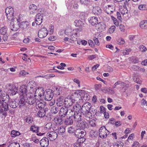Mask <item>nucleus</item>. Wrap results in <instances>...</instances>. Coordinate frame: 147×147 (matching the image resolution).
<instances>
[{"label":"nucleus","instance_id":"5701e85b","mask_svg":"<svg viewBox=\"0 0 147 147\" xmlns=\"http://www.w3.org/2000/svg\"><path fill=\"white\" fill-rule=\"evenodd\" d=\"M71 96L73 97L74 99H75L76 100V101L78 99L79 100H80L81 96L80 93V90L78 91L77 92L73 93Z\"/></svg>","mask_w":147,"mask_h":147},{"label":"nucleus","instance_id":"4d7b16f0","mask_svg":"<svg viewBox=\"0 0 147 147\" xmlns=\"http://www.w3.org/2000/svg\"><path fill=\"white\" fill-rule=\"evenodd\" d=\"M115 26H112L109 29V31L110 33H113L115 30Z\"/></svg>","mask_w":147,"mask_h":147},{"label":"nucleus","instance_id":"7ed1b4c3","mask_svg":"<svg viewBox=\"0 0 147 147\" xmlns=\"http://www.w3.org/2000/svg\"><path fill=\"white\" fill-rule=\"evenodd\" d=\"M76 100L72 96L67 97L64 100L65 107L67 108L69 107L72 105Z\"/></svg>","mask_w":147,"mask_h":147},{"label":"nucleus","instance_id":"e2e57ef3","mask_svg":"<svg viewBox=\"0 0 147 147\" xmlns=\"http://www.w3.org/2000/svg\"><path fill=\"white\" fill-rule=\"evenodd\" d=\"M56 37L55 36H51L49 37V40L50 41H53L56 40Z\"/></svg>","mask_w":147,"mask_h":147},{"label":"nucleus","instance_id":"a19ab883","mask_svg":"<svg viewBox=\"0 0 147 147\" xmlns=\"http://www.w3.org/2000/svg\"><path fill=\"white\" fill-rule=\"evenodd\" d=\"M8 147H20V145L18 143L13 142L10 144Z\"/></svg>","mask_w":147,"mask_h":147},{"label":"nucleus","instance_id":"603ef678","mask_svg":"<svg viewBox=\"0 0 147 147\" xmlns=\"http://www.w3.org/2000/svg\"><path fill=\"white\" fill-rule=\"evenodd\" d=\"M86 114V117L89 119H91L92 117V114L91 112L89 111L85 113Z\"/></svg>","mask_w":147,"mask_h":147},{"label":"nucleus","instance_id":"0eeeda50","mask_svg":"<svg viewBox=\"0 0 147 147\" xmlns=\"http://www.w3.org/2000/svg\"><path fill=\"white\" fill-rule=\"evenodd\" d=\"M65 107V108L62 107L60 110L59 115V116L61 118H63L66 116L69 110L71 111V110L68 109V108Z\"/></svg>","mask_w":147,"mask_h":147},{"label":"nucleus","instance_id":"f257e3e1","mask_svg":"<svg viewBox=\"0 0 147 147\" xmlns=\"http://www.w3.org/2000/svg\"><path fill=\"white\" fill-rule=\"evenodd\" d=\"M40 91L42 92V91H43V88L40 87H38V89L36 90L35 94L38 93V96L41 97V96H42V95L40 92ZM36 96V95H35L34 97L33 96H30V97L27 98V99H26V103L30 105H32L35 102L36 99L34 97Z\"/></svg>","mask_w":147,"mask_h":147},{"label":"nucleus","instance_id":"1a4fd4ad","mask_svg":"<svg viewBox=\"0 0 147 147\" xmlns=\"http://www.w3.org/2000/svg\"><path fill=\"white\" fill-rule=\"evenodd\" d=\"M47 136L50 141H53L57 138V134L56 132L53 131L48 133Z\"/></svg>","mask_w":147,"mask_h":147},{"label":"nucleus","instance_id":"a878e982","mask_svg":"<svg viewBox=\"0 0 147 147\" xmlns=\"http://www.w3.org/2000/svg\"><path fill=\"white\" fill-rule=\"evenodd\" d=\"M18 105V103H17L16 101L14 100L10 101L9 102V106L11 108H16Z\"/></svg>","mask_w":147,"mask_h":147},{"label":"nucleus","instance_id":"37998d69","mask_svg":"<svg viewBox=\"0 0 147 147\" xmlns=\"http://www.w3.org/2000/svg\"><path fill=\"white\" fill-rule=\"evenodd\" d=\"M132 50L131 49L127 48L125 49V50L123 52V55H126L129 54V52H131Z\"/></svg>","mask_w":147,"mask_h":147},{"label":"nucleus","instance_id":"58836bf2","mask_svg":"<svg viewBox=\"0 0 147 147\" xmlns=\"http://www.w3.org/2000/svg\"><path fill=\"white\" fill-rule=\"evenodd\" d=\"M133 79L134 81L136 82L138 84H141L142 83V81L140 80L139 77L137 76L133 77Z\"/></svg>","mask_w":147,"mask_h":147},{"label":"nucleus","instance_id":"de8ad7c7","mask_svg":"<svg viewBox=\"0 0 147 147\" xmlns=\"http://www.w3.org/2000/svg\"><path fill=\"white\" fill-rule=\"evenodd\" d=\"M140 50L141 52H145L147 50L146 47L144 45H140L139 47Z\"/></svg>","mask_w":147,"mask_h":147},{"label":"nucleus","instance_id":"bf43d9fd","mask_svg":"<svg viewBox=\"0 0 147 147\" xmlns=\"http://www.w3.org/2000/svg\"><path fill=\"white\" fill-rule=\"evenodd\" d=\"M77 32H75V33H74V34H72L71 36H70V40H72L74 38H76V39L77 38H76V37H77Z\"/></svg>","mask_w":147,"mask_h":147},{"label":"nucleus","instance_id":"13d9d810","mask_svg":"<svg viewBox=\"0 0 147 147\" xmlns=\"http://www.w3.org/2000/svg\"><path fill=\"white\" fill-rule=\"evenodd\" d=\"M63 118L60 117H58L57 118V122L59 124L61 125L63 123V120L62 119Z\"/></svg>","mask_w":147,"mask_h":147},{"label":"nucleus","instance_id":"6e6d98bb","mask_svg":"<svg viewBox=\"0 0 147 147\" xmlns=\"http://www.w3.org/2000/svg\"><path fill=\"white\" fill-rule=\"evenodd\" d=\"M52 127V124L51 123L49 122L47 123L45 125V127L48 129H50Z\"/></svg>","mask_w":147,"mask_h":147},{"label":"nucleus","instance_id":"9d476101","mask_svg":"<svg viewBox=\"0 0 147 147\" xmlns=\"http://www.w3.org/2000/svg\"><path fill=\"white\" fill-rule=\"evenodd\" d=\"M75 137L78 138L83 137L86 134L85 131H81L80 129H77L74 133Z\"/></svg>","mask_w":147,"mask_h":147},{"label":"nucleus","instance_id":"3c124183","mask_svg":"<svg viewBox=\"0 0 147 147\" xmlns=\"http://www.w3.org/2000/svg\"><path fill=\"white\" fill-rule=\"evenodd\" d=\"M58 132L61 133H63L65 131V129L63 126H61L58 128Z\"/></svg>","mask_w":147,"mask_h":147},{"label":"nucleus","instance_id":"8fccbe9b","mask_svg":"<svg viewBox=\"0 0 147 147\" xmlns=\"http://www.w3.org/2000/svg\"><path fill=\"white\" fill-rule=\"evenodd\" d=\"M97 136L96 132L93 130H92L90 132V136L92 138H95Z\"/></svg>","mask_w":147,"mask_h":147},{"label":"nucleus","instance_id":"49530a36","mask_svg":"<svg viewBox=\"0 0 147 147\" xmlns=\"http://www.w3.org/2000/svg\"><path fill=\"white\" fill-rule=\"evenodd\" d=\"M125 42V41L124 39L122 38H121L117 40V43L120 45H123Z\"/></svg>","mask_w":147,"mask_h":147},{"label":"nucleus","instance_id":"6ab92c4d","mask_svg":"<svg viewBox=\"0 0 147 147\" xmlns=\"http://www.w3.org/2000/svg\"><path fill=\"white\" fill-rule=\"evenodd\" d=\"M73 117L72 116H70L69 118L65 119L63 121L64 124L66 125H71L73 123Z\"/></svg>","mask_w":147,"mask_h":147},{"label":"nucleus","instance_id":"423d86ee","mask_svg":"<svg viewBox=\"0 0 147 147\" xmlns=\"http://www.w3.org/2000/svg\"><path fill=\"white\" fill-rule=\"evenodd\" d=\"M9 87L8 91L10 95H12V96L16 95L18 92V88L16 87L14 85H11L9 84Z\"/></svg>","mask_w":147,"mask_h":147},{"label":"nucleus","instance_id":"4c0bfd02","mask_svg":"<svg viewBox=\"0 0 147 147\" xmlns=\"http://www.w3.org/2000/svg\"><path fill=\"white\" fill-rule=\"evenodd\" d=\"M138 9L141 10H147V5H140L138 6Z\"/></svg>","mask_w":147,"mask_h":147},{"label":"nucleus","instance_id":"6e6552de","mask_svg":"<svg viewBox=\"0 0 147 147\" xmlns=\"http://www.w3.org/2000/svg\"><path fill=\"white\" fill-rule=\"evenodd\" d=\"M91 105L90 103L89 102H86L84 103L82 107L81 111L85 113L87 112L90 111V109L91 108Z\"/></svg>","mask_w":147,"mask_h":147},{"label":"nucleus","instance_id":"ddd939ff","mask_svg":"<svg viewBox=\"0 0 147 147\" xmlns=\"http://www.w3.org/2000/svg\"><path fill=\"white\" fill-rule=\"evenodd\" d=\"M19 24L20 27L25 30H28L30 26V23L27 21L22 22Z\"/></svg>","mask_w":147,"mask_h":147},{"label":"nucleus","instance_id":"680f3d73","mask_svg":"<svg viewBox=\"0 0 147 147\" xmlns=\"http://www.w3.org/2000/svg\"><path fill=\"white\" fill-rule=\"evenodd\" d=\"M109 121H110L109 122V123L112 124H114L115 122V120L114 118L110 119H109Z\"/></svg>","mask_w":147,"mask_h":147},{"label":"nucleus","instance_id":"bb28decb","mask_svg":"<svg viewBox=\"0 0 147 147\" xmlns=\"http://www.w3.org/2000/svg\"><path fill=\"white\" fill-rule=\"evenodd\" d=\"M140 26L142 29H147V21L143 20L141 21L140 23Z\"/></svg>","mask_w":147,"mask_h":147},{"label":"nucleus","instance_id":"e433bc0d","mask_svg":"<svg viewBox=\"0 0 147 147\" xmlns=\"http://www.w3.org/2000/svg\"><path fill=\"white\" fill-rule=\"evenodd\" d=\"M38 127L32 125L30 127V130L33 132L38 133Z\"/></svg>","mask_w":147,"mask_h":147},{"label":"nucleus","instance_id":"2f4dec72","mask_svg":"<svg viewBox=\"0 0 147 147\" xmlns=\"http://www.w3.org/2000/svg\"><path fill=\"white\" fill-rule=\"evenodd\" d=\"M2 99H1V100L2 102H7L9 100V96L8 95L6 96H3L2 95H0Z\"/></svg>","mask_w":147,"mask_h":147},{"label":"nucleus","instance_id":"72a5a7b5","mask_svg":"<svg viewBox=\"0 0 147 147\" xmlns=\"http://www.w3.org/2000/svg\"><path fill=\"white\" fill-rule=\"evenodd\" d=\"M20 134V133L18 131L13 130L11 132V135L12 137H14L16 136H19Z\"/></svg>","mask_w":147,"mask_h":147},{"label":"nucleus","instance_id":"864d4df0","mask_svg":"<svg viewBox=\"0 0 147 147\" xmlns=\"http://www.w3.org/2000/svg\"><path fill=\"white\" fill-rule=\"evenodd\" d=\"M80 2L82 4L84 5H87L89 3V0H80Z\"/></svg>","mask_w":147,"mask_h":147},{"label":"nucleus","instance_id":"393cba45","mask_svg":"<svg viewBox=\"0 0 147 147\" xmlns=\"http://www.w3.org/2000/svg\"><path fill=\"white\" fill-rule=\"evenodd\" d=\"M36 107L37 109H39L40 110H42L45 109V105L44 104L39 101L36 102Z\"/></svg>","mask_w":147,"mask_h":147},{"label":"nucleus","instance_id":"473e14b6","mask_svg":"<svg viewBox=\"0 0 147 147\" xmlns=\"http://www.w3.org/2000/svg\"><path fill=\"white\" fill-rule=\"evenodd\" d=\"M136 37V36L134 35H130L129 37L130 41L134 44H135L137 42V40L135 39Z\"/></svg>","mask_w":147,"mask_h":147},{"label":"nucleus","instance_id":"dca6fc26","mask_svg":"<svg viewBox=\"0 0 147 147\" xmlns=\"http://www.w3.org/2000/svg\"><path fill=\"white\" fill-rule=\"evenodd\" d=\"M48 109L47 108H45L42 110H40L38 112L37 115L40 118L42 117L45 116L46 112L48 111Z\"/></svg>","mask_w":147,"mask_h":147},{"label":"nucleus","instance_id":"5fc2aeb1","mask_svg":"<svg viewBox=\"0 0 147 147\" xmlns=\"http://www.w3.org/2000/svg\"><path fill=\"white\" fill-rule=\"evenodd\" d=\"M89 123L92 127L95 126H96V120L94 119H92L90 121Z\"/></svg>","mask_w":147,"mask_h":147},{"label":"nucleus","instance_id":"a211bd4d","mask_svg":"<svg viewBox=\"0 0 147 147\" xmlns=\"http://www.w3.org/2000/svg\"><path fill=\"white\" fill-rule=\"evenodd\" d=\"M29 8L30 12L31 14H35L37 13V7L36 5L34 4H32L30 5L29 6Z\"/></svg>","mask_w":147,"mask_h":147},{"label":"nucleus","instance_id":"052dcab7","mask_svg":"<svg viewBox=\"0 0 147 147\" xmlns=\"http://www.w3.org/2000/svg\"><path fill=\"white\" fill-rule=\"evenodd\" d=\"M75 130L74 128H68V132L71 134L74 133Z\"/></svg>","mask_w":147,"mask_h":147},{"label":"nucleus","instance_id":"b1692460","mask_svg":"<svg viewBox=\"0 0 147 147\" xmlns=\"http://www.w3.org/2000/svg\"><path fill=\"white\" fill-rule=\"evenodd\" d=\"M78 125L82 129H88V124L85 121H82Z\"/></svg>","mask_w":147,"mask_h":147},{"label":"nucleus","instance_id":"cd10ccee","mask_svg":"<svg viewBox=\"0 0 147 147\" xmlns=\"http://www.w3.org/2000/svg\"><path fill=\"white\" fill-rule=\"evenodd\" d=\"M92 12L95 15H99L101 12V10L99 7L94 8L92 10Z\"/></svg>","mask_w":147,"mask_h":147},{"label":"nucleus","instance_id":"4468645a","mask_svg":"<svg viewBox=\"0 0 147 147\" xmlns=\"http://www.w3.org/2000/svg\"><path fill=\"white\" fill-rule=\"evenodd\" d=\"M42 16L40 13H38L36 15L35 18V23L37 25H40L42 23Z\"/></svg>","mask_w":147,"mask_h":147},{"label":"nucleus","instance_id":"a18cd8bd","mask_svg":"<svg viewBox=\"0 0 147 147\" xmlns=\"http://www.w3.org/2000/svg\"><path fill=\"white\" fill-rule=\"evenodd\" d=\"M72 31V30L71 28H68L66 29L65 30V33L67 35H70L71 32Z\"/></svg>","mask_w":147,"mask_h":147},{"label":"nucleus","instance_id":"0e129e2a","mask_svg":"<svg viewBox=\"0 0 147 147\" xmlns=\"http://www.w3.org/2000/svg\"><path fill=\"white\" fill-rule=\"evenodd\" d=\"M88 42L89 45L91 47H93L94 46V44L93 41L91 40H88Z\"/></svg>","mask_w":147,"mask_h":147},{"label":"nucleus","instance_id":"ea45409f","mask_svg":"<svg viewBox=\"0 0 147 147\" xmlns=\"http://www.w3.org/2000/svg\"><path fill=\"white\" fill-rule=\"evenodd\" d=\"M80 95H81V98H80L81 99L83 100L84 99L85 100V93L86 92L84 90H80Z\"/></svg>","mask_w":147,"mask_h":147},{"label":"nucleus","instance_id":"c9c22d12","mask_svg":"<svg viewBox=\"0 0 147 147\" xmlns=\"http://www.w3.org/2000/svg\"><path fill=\"white\" fill-rule=\"evenodd\" d=\"M7 28L6 27L4 26L0 30V33L3 35H5L7 32Z\"/></svg>","mask_w":147,"mask_h":147},{"label":"nucleus","instance_id":"774afa93","mask_svg":"<svg viewBox=\"0 0 147 147\" xmlns=\"http://www.w3.org/2000/svg\"><path fill=\"white\" fill-rule=\"evenodd\" d=\"M74 82H76V83L78 84V87H80V81L78 79L76 78H75L74 80Z\"/></svg>","mask_w":147,"mask_h":147},{"label":"nucleus","instance_id":"f03ea898","mask_svg":"<svg viewBox=\"0 0 147 147\" xmlns=\"http://www.w3.org/2000/svg\"><path fill=\"white\" fill-rule=\"evenodd\" d=\"M48 33V31L47 28L44 26H42L38 31V36L40 38H44L47 36Z\"/></svg>","mask_w":147,"mask_h":147},{"label":"nucleus","instance_id":"7c9ffc66","mask_svg":"<svg viewBox=\"0 0 147 147\" xmlns=\"http://www.w3.org/2000/svg\"><path fill=\"white\" fill-rule=\"evenodd\" d=\"M51 112L53 114H55L57 113L59 111V109L56 106H53L51 109Z\"/></svg>","mask_w":147,"mask_h":147},{"label":"nucleus","instance_id":"338daca9","mask_svg":"<svg viewBox=\"0 0 147 147\" xmlns=\"http://www.w3.org/2000/svg\"><path fill=\"white\" fill-rule=\"evenodd\" d=\"M101 86L100 84H95L94 85V87L96 90H98L101 87Z\"/></svg>","mask_w":147,"mask_h":147},{"label":"nucleus","instance_id":"f704fd0d","mask_svg":"<svg viewBox=\"0 0 147 147\" xmlns=\"http://www.w3.org/2000/svg\"><path fill=\"white\" fill-rule=\"evenodd\" d=\"M74 24L76 27H80L83 25V23L80 20H76L74 22Z\"/></svg>","mask_w":147,"mask_h":147},{"label":"nucleus","instance_id":"09e8293b","mask_svg":"<svg viewBox=\"0 0 147 147\" xmlns=\"http://www.w3.org/2000/svg\"><path fill=\"white\" fill-rule=\"evenodd\" d=\"M85 138L84 137H81L78 138L77 141L78 143L81 144H82L85 141Z\"/></svg>","mask_w":147,"mask_h":147},{"label":"nucleus","instance_id":"69168bd1","mask_svg":"<svg viewBox=\"0 0 147 147\" xmlns=\"http://www.w3.org/2000/svg\"><path fill=\"white\" fill-rule=\"evenodd\" d=\"M49 28L50 34H52L54 32V26H49Z\"/></svg>","mask_w":147,"mask_h":147},{"label":"nucleus","instance_id":"412c9836","mask_svg":"<svg viewBox=\"0 0 147 147\" xmlns=\"http://www.w3.org/2000/svg\"><path fill=\"white\" fill-rule=\"evenodd\" d=\"M19 24L18 23V25H15L13 23H11L9 25L11 30L13 31H17L20 28Z\"/></svg>","mask_w":147,"mask_h":147},{"label":"nucleus","instance_id":"f8f14e48","mask_svg":"<svg viewBox=\"0 0 147 147\" xmlns=\"http://www.w3.org/2000/svg\"><path fill=\"white\" fill-rule=\"evenodd\" d=\"M56 103L57 106L61 107L64 104V97L61 96L57 98L56 101Z\"/></svg>","mask_w":147,"mask_h":147},{"label":"nucleus","instance_id":"c756f323","mask_svg":"<svg viewBox=\"0 0 147 147\" xmlns=\"http://www.w3.org/2000/svg\"><path fill=\"white\" fill-rule=\"evenodd\" d=\"M73 108L74 111V113L76 112H79V111L80 110H81V109L80 105L77 104L73 107Z\"/></svg>","mask_w":147,"mask_h":147},{"label":"nucleus","instance_id":"c03bdc74","mask_svg":"<svg viewBox=\"0 0 147 147\" xmlns=\"http://www.w3.org/2000/svg\"><path fill=\"white\" fill-rule=\"evenodd\" d=\"M13 12V9L12 7L9 8L7 7L6 8L5 10V12L6 14H8V13H10V12Z\"/></svg>","mask_w":147,"mask_h":147},{"label":"nucleus","instance_id":"20e7f679","mask_svg":"<svg viewBox=\"0 0 147 147\" xmlns=\"http://www.w3.org/2000/svg\"><path fill=\"white\" fill-rule=\"evenodd\" d=\"M109 132L105 126L102 127L99 130V137L102 138H106L109 134Z\"/></svg>","mask_w":147,"mask_h":147},{"label":"nucleus","instance_id":"2eb2a0df","mask_svg":"<svg viewBox=\"0 0 147 147\" xmlns=\"http://www.w3.org/2000/svg\"><path fill=\"white\" fill-rule=\"evenodd\" d=\"M75 121L78 122L82 120V114L80 112H76L74 113V115L73 116Z\"/></svg>","mask_w":147,"mask_h":147},{"label":"nucleus","instance_id":"79ce46f5","mask_svg":"<svg viewBox=\"0 0 147 147\" xmlns=\"http://www.w3.org/2000/svg\"><path fill=\"white\" fill-rule=\"evenodd\" d=\"M1 106L4 108V111H7L8 109L9 105L6 102H2Z\"/></svg>","mask_w":147,"mask_h":147},{"label":"nucleus","instance_id":"f3484780","mask_svg":"<svg viewBox=\"0 0 147 147\" xmlns=\"http://www.w3.org/2000/svg\"><path fill=\"white\" fill-rule=\"evenodd\" d=\"M27 87L25 86H22L20 87V90L19 91V94L21 96H25L24 94L26 95V94L27 92Z\"/></svg>","mask_w":147,"mask_h":147},{"label":"nucleus","instance_id":"39448f33","mask_svg":"<svg viewBox=\"0 0 147 147\" xmlns=\"http://www.w3.org/2000/svg\"><path fill=\"white\" fill-rule=\"evenodd\" d=\"M44 94H45V99L46 101L51 100L54 96L53 91L50 89L46 90Z\"/></svg>","mask_w":147,"mask_h":147},{"label":"nucleus","instance_id":"c85d7f7f","mask_svg":"<svg viewBox=\"0 0 147 147\" xmlns=\"http://www.w3.org/2000/svg\"><path fill=\"white\" fill-rule=\"evenodd\" d=\"M14 12H10V13H8V14H6L7 18L9 20H11L12 22L14 21V20L13 16Z\"/></svg>","mask_w":147,"mask_h":147},{"label":"nucleus","instance_id":"9b49d317","mask_svg":"<svg viewBox=\"0 0 147 147\" xmlns=\"http://www.w3.org/2000/svg\"><path fill=\"white\" fill-rule=\"evenodd\" d=\"M40 144L42 147H47L49 144L48 139L46 137H44L40 141Z\"/></svg>","mask_w":147,"mask_h":147},{"label":"nucleus","instance_id":"4be33fe9","mask_svg":"<svg viewBox=\"0 0 147 147\" xmlns=\"http://www.w3.org/2000/svg\"><path fill=\"white\" fill-rule=\"evenodd\" d=\"M26 99H24V96H21L19 101L18 105H19V108H21L24 106L26 103Z\"/></svg>","mask_w":147,"mask_h":147},{"label":"nucleus","instance_id":"aec40b11","mask_svg":"<svg viewBox=\"0 0 147 147\" xmlns=\"http://www.w3.org/2000/svg\"><path fill=\"white\" fill-rule=\"evenodd\" d=\"M89 22L91 24L92 26H94L95 25H96L97 24H98V18L96 17L93 16L91 17Z\"/></svg>","mask_w":147,"mask_h":147}]
</instances>
